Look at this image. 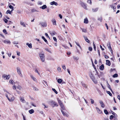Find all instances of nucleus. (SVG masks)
<instances>
[{
  "mask_svg": "<svg viewBox=\"0 0 120 120\" xmlns=\"http://www.w3.org/2000/svg\"><path fill=\"white\" fill-rule=\"evenodd\" d=\"M4 91L8 93V94L9 95V97L8 96V95L7 94H5V96L8 99L9 101H11L14 100V97H11V95L10 93L6 90L4 89H3Z\"/></svg>",
  "mask_w": 120,
  "mask_h": 120,
  "instance_id": "1",
  "label": "nucleus"
},
{
  "mask_svg": "<svg viewBox=\"0 0 120 120\" xmlns=\"http://www.w3.org/2000/svg\"><path fill=\"white\" fill-rule=\"evenodd\" d=\"M49 103L51 104V105L52 106V108L55 106L57 107L58 106V105L57 103L52 100L50 101H49Z\"/></svg>",
  "mask_w": 120,
  "mask_h": 120,
  "instance_id": "2",
  "label": "nucleus"
},
{
  "mask_svg": "<svg viewBox=\"0 0 120 120\" xmlns=\"http://www.w3.org/2000/svg\"><path fill=\"white\" fill-rule=\"evenodd\" d=\"M39 56L41 61L42 62H44L45 60V56L44 54H39Z\"/></svg>",
  "mask_w": 120,
  "mask_h": 120,
  "instance_id": "3",
  "label": "nucleus"
},
{
  "mask_svg": "<svg viewBox=\"0 0 120 120\" xmlns=\"http://www.w3.org/2000/svg\"><path fill=\"white\" fill-rule=\"evenodd\" d=\"M17 70L18 73L21 77H22V75L21 73L20 68L19 67H18L17 68Z\"/></svg>",
  "mask_w": 120,
  "mask_h": 120,
  "instance_id": "4",
  "label": "nucleus"
},
{
  "mask_svg": "<svg viewBox=\"0 0 120 120\" xmlns=\"http://www.w3.org/2000/svg\"><path fill=\"white\" fill-rule=\"evenodd\" d=\"M2 77L3 78H4L5 79H8L10 78V75H7L5 74L3 75Z\"/></svg>",
  "mask_w": 120,
  "mask_h": 120,
  "instance_id": "5",
  "label": "nucleus"
},
{
  "mask_svg": "<svg viewBox=\"0 0 120 120\" xmlns=\"http://www.w3.org/2000/svg\"><path fill=\"white\" fill-rule=\"evenodd\" d=\"M81 5L82 7L85 9L87 10L86 5L83 3H81Z\"/></svg>",
  "mask_w": 120,
  "mask_h": 120,
  "instance_id": "6",
  "label": "nucleus"
},
{
  "mask_svg": "<svg viewBox=\"0 0 120 120\" xmlns=\"http://www.w3.org/2000/svg\"><path fill=\"white\" fill-rule=\"evenodd\" d=\"M40 24L43 27H45L47 26V24L46 22H42Z\"/></svg>",
  "mask_w": 120,
  "mask_h": 120,
  "instance_id": "7",
  "label": "nucleus"
},
{
  "mask_svg": "<svg viewBox=\"0 0 120 120\" xmlns=\"http://www.w3.org/2000/svg\"><path fill=\"white\" fill-rule=\"evenodd\" d=\"M111 8L113 9L114 10V11H116L115 10L116 9V7L115 6V4H114L113 5H111Z\"/></svg>",
  "mask_w": 120,
  "mask_h": 120,
  "instance_id": "8",
  "label": "nucleus"
},
{
  "mask_svg": "<svg viewBox=\"0 0 120 120\" xmlns=\"http://www.w3.org/2000/svg\"><path fill=\"white\" fill-rule=\"evenodd\" d=\"M57 100L58 103L59 105H60V106L62 105L63 104L62 102V101H60V99H59V98H57Z\"/></svg>",
  "mask_w": 120,
  "mask_h": 120,
  "instance_id": "9",
  "label": "nucleus"
},
{
  "mask_svg": "<svg viewBox=\"0 0 120 120\" xmlns=\"http://www.w3.org/2000/svg\"><path fill=\"white\" fill-rule=\"evenodd\" d=\"M50 4L52 5L54 4L55 5H58V3L56 2H55V1H53L51 2L50 3Z\"/></svg>",
  "mask_w": 120,
  "mask_h": 120,
  "instance_id": "10",
  "label": "nucleus"
},
{
  "mask_svg": "<svg viewBox=\"0 0 120 120\" xmlns=\"http://www.w3.org/2000/svg\"><path fill=\"white\" fill-rule=\"evenodd\" d=\"M52 21L53 23V25H55L56 26V21L54 19H52Z\"/></svg>",
  "mask_w": 120,
  "mask_h": 120,
  "instance_id": "11",
  "label": "nucleus"
},
{
  "mask_svg": "<svg viewBox=\"0 0 120 120\" xmlns=\"http://www.w3.org/2000/svg\"><path fill=\"white\" fill-rule=\"evenodd\" d=\"M61 111L63 114L64 116H68V115L66 112H64V111L62 110H61Z\"/></svg>",
  "mask_w": 120,
  "mask_h": 120,
  "instance_id": "12",
  "label": "nucleus"
},
{
  "mask_svg": "<svg viewBox=\"0 0 120 120\" xmlns=\"http://www.w3.org/2000/svg\"><path fill=\"white\" fill-rule=\"evenodd\" d=\"M107 45L109 49L110 50H111L112 49L111 47L110 43V42L108 43Z\"/></svg>",
  "mask_w": 120,
  "mask_h": 120,
  "instance_id": "13",
  "label": "nucleus"
},
{
  "mask_svg": "<svg viewBox=\"0 0 120 120\" xmlns=\"http://www.w3.org/2000/svg\"><path fill=\"white\" fill-rule=\"evenodd\" d=\"M104 67V65L103 64H102L100 67V69L101 70H103Z\"/></svg>",
  "mask_w": 120,
  "mask_h": 120,
  "instance_id": "14",
  "label": "nucleus"
},
{
  "mask_svg": "<svg viewBox=\"0 0 120 120\" xmlns=\"http://www.w3.org/2000/svg\"><path fill=\"white\" fill-rule=\"evenodd\" d=\"M26 45H28V47L30 48H31L32 47V44L31 43L29 44L28 43H27L26 44Z\"/></svg>",
  "mask_w": 120,
  "mask_h": 120,
  "instance_id": "15",
  "label": "nucleus"
},
{
  "mask_svg": "<svg viewBox=\"0 0 120 120\" xmlns=\"http://www.w3.org/2000/svg\"><path fill=\"white\" fill-rule=\"evenodd\" d=\"M29 112L30 114H32L34 112V111L33 109H32L29 110Z\"/></svg>",
  "mask_w": 120,
  "mask_h": 120,
  "instance_id": "16",
  "label": "nucleus"
},
{
  "mask_svg": "<svg viewBox=\"0 0 120 120\" xmlns=\"http://www.w3.org/2000/svg\"><path fill=\"white\" fill-rule=\"evenodd\" d=\"M106 64L107 65L110 66V61L108 60H106Z\"/></svg>",
  "mask_w": 120,
  "mask_h": 120,
  "instance_id": "17",
  "label": "nucleus"
},
{
  "mask_svg": "<svg viewBox=\"0 0 120 120\" xmlns=\"http://www.w3.org/2000/svg\"><path fill=\"white\" fill-rule=\"evenodd\" d=\"M47 7L45 5H44L42 7H40V8H41L43 9H44Z\"/></svg>",
  "mask_w": 120,
  "mask_h": 120,
  "instance_id": "18",
  "label": "nucleus"
},
{
  "mask_svg": "<svg viewBox=\"0 0 120 120\" xmlns=\"http://www.w3.org/2000/svg\"><path fill=\"white\" fill-rule=\"evenodd\" d=\"M42 38L43 39L44 41L47 44H48V42H47V40L44 36H42Z\"/></svg>",
  "mask_w": 120,
  "mask_h": 120,
  "instance_id": "19",
  "label": "nucleus"
},
{
  "mask_svg": "<svg viewBox=\"0 0 120 120\" xmlns=\"http://www.w3.org/2000/svg\"><path fill=\"white\" fill-rule=\"evenodd\" d=\"M73 58L76 60H77L79 59V58L75 56H73Z\"/></svg>",
  "mask_w": 120,
  "mask_h": 120,
  "instance_id": "20",
  "label": "nucleus"
},
{
  "mask_svg": "<svg viewBox=\"0 0 120 120\" xmlns=\"http://www.w3.org/2000/svg\"><path fill=\"white\" fill-rule=\"evenodd\" d=\"M88 20L87 18H86L84 19V22L85 23H88Z\"/></svg>",
  "mask_w": 120,
  "mask_h": 120,
  "instance_id": "21",
  "label": "nucleus"
},
{
  "mask_svg": "<svg viewBox=\"0 0 120 120\" xmlns=\"http://www.w3.org/2000/svg\"><path fill=\"white\" fill-rule=\"evenodd\" d=\"M57 71L59 72H62L61 69L60 67H58L57 68Z\"/></svg>",
  "mask_w": 120,
  "mask_h": 120,
  "instance_id": "22",
  "label": "nucleus"
},
{
  "mask_svg": "<svg viewBox=\"0 0 120 120\" xmlns=\"http://www.w3.org/2000/svg\"><path fill=\"white\" fill-rule=\"evenodd\" d=\"M56 34V33L54 31H53L51 33V34L52 36H53Z\"/></svg>",
  "mask_w": 120,
  "mask_h": 120,
  "instance_id": "23",
  "label": "nucleus"
},
{
  "mask_svg": "<svg viewBox=\"0 0 120 120\" xmlns=\"http://www.w3.org/2000/svg\"><path fill=\"white\" fill-rule=\"evenodd\" d=\"M20 24L23 27H26V26L24 22L21 21L20 22Z\"/></svg>",
  "mask_w": 120,
  "mask_h": 120,
  "instance_id": "24",
  "label": "nucleus"
},
{
  "mask_svg": "<svg viewBox=\"0 0 120 120\" xmlns=\"http://www.w3.org/2000/svg\"><path fill=\"white\" fill-rule=\"evenodd\" d=\"M60 107H61V108L62 109L61 110H65V108L63 104L60 106Z\"/></svg>",
  "mask_w": 120,
  "mask_h": 120,
  "instance_id": "25",
  "label": "nucleus"
},
{
  "mask_svg": "<svg viewBox=\"0 0 120 120\" xmlns=\"http://www.w3.org/2000/svg\"><path fill=\"white\" fill-rule=\"evenodd\" d=\"M20 99L23 102H24L25 101V100L23 98H22L21 97H20Z\"/></svg>",
  "mask_w": 120,
  "mask_h": 120,
  "instance_id": "26",
  "label": "nucleus"
},
{
  "mask_svg": "<svg viewBox=\"0 0 120 120\" xmlns=\"http://www.w3.org/2000/svg\"><path fill=\"white\" fill-rule=\"evenodd\" d=\"M62 81V80L60 79H58L57 80V82L59 83H61Z\"/></svg>",
  "mask_w": 120,
  "mask_h": 120,
  "instance_id": "27",
  "label": "nucleus"
},
{
  "mask_svg": "<svg viewBox=\"0 0 120 120\" xmlns=\"http://www.w3.org/2000/svg\"><path fill=\"white\" fill-rule=\"evenodd\" d=\"M4 42L5 43H11L10 41H7V40H4Z\"/></svg>",
  "mask_w": 120,
  "mask_h": 120,
  "instance_id": "28",
  "label": "nucleus"
},
{
  "mask_svg": "<svg viewBox=\"0 0 120 120\" xmlns=\"http://www.w3.org/2000/svg\"><path fill=\"white\" fill-rule=\"evenodd\" d=\"M85 40L86 41V42H88L89 43H90V41L88 39V38H85Z\"/></svg>",
  "mask_w": 120,
  "mask_h": 120,
  "instance_id": "29",
  "label": "nucleus"
},
{
  "mask_svg": "<svg viewBox=\"0 0 120 120\" xmlns=\"http://www.w3.org/2000/svg\"><path fill=\"white\" fill-rule=\"evenodd\" d=\"M17 88L19 90H21L22 89V87L20 86L19 85H18V86H17Z\"/></svg>",
  "mask_w": 120,
  "mask_h": 120,
  "instance_id": "30",
  "label": "nucleus"
},
{
  "mask_svg": "<svg viewBox=\"0 0 120 120\" xmlns=\"http://www.w3.org/2000/svg\"><path fill=\"white\" fill-rule=\"evenodd\" d=\"M81 29L82 30V31L83 32H84L85 33L86 32H87V30H86L85 29H82V28H81Z\"/></svg>",
  "mask_w": 120,
  "mask_h": 120,
  "instance_id": "31",
  "label": "nucleus"
},
{
  "mask_svg": "<svg viewBox=\"0 0 120 120\" xmlns=\"http://www.w3.org/2000/svg\"><path fill=\"white\" fill-rule=\"evenodd\" d=\"M82 86L85 88H87V86L85 84L82 83Z\"/></svg>",
  "mask_w": 120,
  "mask_h": 120,
  "instance_id": "32",
  "label": "nucleus"
},
{
  "mask_svg": "<svg viewBox=\"0 0 120 120\" xmlns=\"http://www.w3.org/2000/svg\"><path fill=\"white\" fill-rule=\"evenodd\" d=\"M106 92L108 94H109L110 96H111L112 95V94L111 93L110 91H107Z\"/></svg>",
  "mask_w": 120,
  "mask_h": 120,
  "instance_id": "33",
  "label": "nucleus"
},
{
  "mask_svg": "<svg viewBox=\"0 0 120 120\" xmlns=\"http://www.w3.org/2000/svg\"><path fill=\"white\" fill-rule=\"evenodd\" d=\"M107 86H108V88L112 92V93H113L112 90V89H111V88H110V86L109 84H108V85H107Z\"/></svg>",
  "mask_w": 120,
  "mask_h": 120,
  "instance_id": "34",
  "label": "nucleus"
},
{
  "mask_svg": "<svg viewBox=\"0 0 120 120\" xmlns=\"http://www.w3.org/2000/svg\"><path fill=\"white\" fill-rule=\"evenodd\" d=\"M45 50L46 51H47L48 52L50 53H52V52L50 51L49 50L48 48H45Z\"/></svg>",
  "mask_w": 120,
  "mask_h": 120,
  "instance_id": "35",
  "label": "nucleus"
},
{
  "mask_svg": "<svg viewBox=\"0 0 120 120\" xmlns=\"http://www.w3.org/2000/svg\"><path fill=\"white\" fill-rule=\"evenodd\" d=\"M118 74L117 73L113 75V77L116 78L117 77H118Z\"/></svg>",
  "mask_w": 120,
  "mask_h": 120,
  "instance_id": "36",
  "label": "nucleus"
},
{
  "mask_svg": "<svg viewBox=\"0 0 120 120\" xmlns=\"http://www.w3.org/2000/svg\"><path fill=\"white\" fill-rule=\"evenodd\" d=\"M52 90L56 94H57L58 92L54 88L52 89Z\"/></svg>",
  "mask_w": 120,
  "mask_h": 120,
  "instance_id": "37",
  "label": "nucleus"
},
{
  "mask_svg": "<svg viewBox=\"0 0 120 120\" xmlns=\"http://www.w3.org/2000/svg\"><path fill=\"white\" fill-rule=\"evenodd\" d=\"M96 109H98V113H101V111L100 110V109H99L98 108V107H96Z\"/></svg>",
  "mask_w": 120,
  "mask_h": 120,
  "instance_id": "38",
  "label": "nucleus"
},
{
  "mask_svg": "<svg viewBox=\"0 0 120 120\" xmlns=\"http://www.w3.org/2000/svg\"><path fill=\"white\" fill-rule=\"evenodd\" d=\"M98 10V8H96L94 9H93L92 11L93 12H97Z\"/></svg>",
  "mask_w": 120,
  "mask_h": 120,
  "instance_id": "39",
  "label": "nucleus"
},
{
  "mask_svg": "<svg viewBox=\"0 0 120 120\" xmlns=\"http://www.w3.org/2000/svg\"><path fill=\"white\" fill-rule=\"evenodd\" d=\"M98 20L99 21H100L101 22L102 21V17H100L98 18Z\"/></svg>",
  "mask_w": 120,
  "mask_h": 120,
  "instance_id": "40",
  "label": "nucleus"
},
{
  "mask_svg": "<svg viewBox=\"0 0 120 120\" xmlns=\"http://www.w3.org/2000/svg\"><path fill=\"white\" fill-rule=\"evenodd\" d=\"M6 13L7 14H11V12L10 11H9V10H8L7 12H6Z\"/></svg>",
  "mask_w": 120,
  "mask_h": 120,
  "instance_id": "41",
  "label": "nucleus"
},
{
  "mask_svg": "<svg viewBox=\"0 0 120 120\" xmlns=\"http://www.w3.org/2000/svg\"><path fill=\"white\" fill-rule=\"evenodd\" d=\"M31 11L32 12H36L37 11L35 9H33L31 10Z\"/></svg>",
  "mask_w": 120,
  "mask_h": 120,
  "instance_id": "42",
  "label": "nucleus"
},
{
  "mask_svg": "<svg viewBox=\"0 0 120 120\" xmlns=\"http://www.w3.org/2000/svg\"><path fill=\"white\" fill-rule=\"evenodd\" d=\"M104 112L106 114H109V112L106 110H104Z\"/></svg>",
  "mask_w": 120,
  "mask_h": 120,
  "instance_id": "43",
  "label": "nucleus"
},
{
  "mask_svg": "<svg viewBox=\"0 0 120 120\" xmlns=\"http://www.w3.org/2000/svg\"><path fill=\"white\" fill-rule=\"evenodd\" d=\"M101 107H102L103 108L105 106V105H104V104H103V103L101 104Z\"/></svg>",
  "mask_w": 120,
  "mask_h": 120,
  "instance_id": "44",
  "label": "nucleus"
},
{
  "mask_svg": "<svg viewBox=\"0 0 120 120\" xmlns=\"http://www.w3.org/2000/svg\"><path fill=\"white\" fill-rule=\"evenodd\" d=\"M75 43L80 48H81V47L79 43L75 42Z\"/></svg>",
  "mask_w": 120,
  "mask_h": 120,
  "instance_id": "45",
  "label": "nucleus"
},
{
  "mask_svg": "<svg viewBox=\"0 0 120 120\" xmlns=\"http://www.w3.org/2000/svg\"><path fill=\"white\" fill-rule=\"evenodd\" d=\"M94 82V83L96 84L97 82V80L94 79V80H92Z\"/></svg>",
  "mask_w": 120,
  "mask_h": 120,
  "instance_id": "46",
  "label": "nucleus"
},
{
  "mask_svg": "<svg viewBox=\"0 0 120 120\" xmlns=\"http://www.w3.org/2000/svg\"><path fill=\"white\" fill-rule=\"evenodd\" d=\"M113 118H115V117H114V116L112 115H111L110 116V120L112 119H113Z\"/></svg>",
  "mask_w": 120,
  "mask_h": 120,
  "instance_id": "47",
  "label": "nucleus"
},
{
  "mask_svg": "<svg viewBox=\"0 0 120 120\" xmlns=\"http://www.w3.org/2000/svg\"><path fill=\"white\" fill-rule=\"evenodd\" d=\"M3 32L5 34H7V32L6 31V30H5V29L3 30Z\"/></svg>",
  "mask_w": 120,
  "mask_h": 120,
  "instance_id": "48",
  "label": "nucleus"
},
{
  "mask_svg": "<svg viewBox=\"0 0 120 120\" xmlns=\"http://www.w3.org/2000/svg\"><path fill=\"white\" fill-rule=\"evenodd\" d=\"M9 82L12 84H13L14 83H15V82H13V81L12 80H11V81L10 80L9 81Z\"/></svg>",
  "mask_w": 120,
  "mask_h": 120,
  "instance_id": "49",
  "label": "nucleus"
},
{
  "mask_svg": "<svg viewBox=\"0 0 120 120\" xmlns=\"http://www.w3.org/2000/svg\"><path fill=\"white\" fill-rule=\"evenodd\" d=\"M62 68L64 69V70H66V68L65 66L64 65L62 66Z\"/></svg>",
  "mask_w": 120,
  "mask_h": 120,
  "instance_id": "50",
  "label": "nucleus"
},
{
  "mask_svg": "<svg viewBox=\"0 0 120 120\" xmlns=\"http://www.w3.org/2000/svg\"><path fill=\"white\" fill-rule=\"evenodd\" d=\"M13 43L14 44H18V42L17 41H14L13 42Z\"/></svg>",
  "mask_w": 120,
  "mask_h": 120,
  "instance_id": "51",
  "label": "nucleus"
},
{
  "mask_svg": "<svg viewBox=\"0 0 120 120\" xmlns=\"http://www.w3.org/2000/svg\"><path fill=\"white\" fill-rule=\"evenodd\" d=\"M45 34L46 37H47L49 39H50V38L49 37L48 34L47 33H45Z\"/></svg>",
  "mask_w": 120,
  "mask_h": 120,
  "instance_id": "52",
  "label": "nucleus"
},
{
  "mask_svg": "<svg viewBox=\"0 0 120 120\" xmlns=\"http://www.w3.org/2000/svg\"><path fill=\"white\" fill-rule=\"evenodd\" d=\"M88 2L89 4H92V2L91 1V0H88Z\"/></svg>",
  "mask_w": 120,
  "mask_h": 120,
  "instance_id": "53",
  "label": "nucleus"
},
{
  "mask_svg": "<svg viewBox=\"0 0 120 120\" xmlns=\"http://www.w3.org/2000/svg\"><path fill=\"white\" fill-rule=\"evenodd\" d=\"M9 7L11 9L13 8H14V7L13 6H12V5H9Z\"/></svg>",
  "mask_w": 120,
  "mask_h": 120,
  "instance_id": "54",
  "label": "nucleus"
},
{
  "mask_svg": "<svg viewBox=\"0 0 120 120\" xmlns=\"http://www.w3.org/2000/svg\"><path fill=\"white\" fill-rule=\"evenodd\" d=\"M35 72H36L37 73H38V74L39 75H40V74L38 72V71L37 70V69H35Z\"/></svg>",
  "mask_w": 120,
  "mask_h": 120,
  "instance_id": "55",
  "label": "nucleus"
},
{
  "mask_svg": "<svg viewBox=\"0 0 120 120\" xmlns=\"http://www.w3.org/2000/svg\"><path fill=\"white\" fill-rule=\"evenodd\" d=\"M16 86L15 85H14L13 86V89L14 90H15L16 89Z\"/></svg>",
  "mask_w": 120,
  "mask_h": 120,
  "instance_id": "56",
  "label": "nucleus"
},
{
  "mask_svg": "<svg viewBox=\"0 0 120 120\" xmlns=\"http://www.w3.org/2000/svg\"><path fill=\"white\" fill-rule=\"evenodd\" d=\"M92 47H89V50L90 51H91L92 50Z\"/></svg>",
  "mask_w": 120,
  "mask_h": 120,
  "instance_id": "57",
  "label": "nucleus"
},
{
  "mask_svg": "<svg viewBox=\"0 0 120 120\" xmlns=\"http://www.w3.org/2000/svg\"><path fill=\"white\" fill-rule=\"evenodd\" d=\"M53 39L56 42H57V40L56 39V38L55 37H53Z\"/></svg>",
  "mask_w": 120,
  "mask_h": 120,
  "instance_id": "58",
  "label": "nucleus"
},
{
  "mask_svg": "<svg viewBox=\"0 0 120 120\" xmlns=\"http://www.w3.org/2000/svg\"><path fill=\"white\" fill-rule=\"evenodd\" d=\"M17 54L18 56H19L20 55V52H19L17 51Z\"/></svg>",
  "mask_w": 120,
  "mask_h": 120,
  "instance_id": "59",
  "label": "nucleus"
},
{
  "mask_svg": "<svg viewBox=\"0 0 120 120\" xmlns=\"http://www.w3.org/2000/svg\"><path fill=\"white\" fill-rule=\"evenodd\" d=\"M16 91L18 94H20L21 93V92L19 90H16Z\"/></svg>",
  "mask_w": 120,
  "mask_h": 120,
  "instance_id": "60",
  "label": "nucleus"
},
{
  "mask_svg": "<svg viewBox=\"0 0 120 120\" xmlns=\"http://www.w3.org/2000/svg\"><path fill=\"white\" fill-rule=\"evenodd\" d=\"M34 90L35 91H38V89L36 87H34Z\"/></svg>",
  "mask_w": 120,
  "mask_h": 120,
  "instance_id": "61",
  "label": "nucleus"
},
{
  "mask_svg": "<svg viewBox=\"0 0 120 120\" xmlns=\"http://www.w3.org/2000/svg\"><path fill=\"white\" fill-rule=\"evenodd\" d=\"M4 22L5 23H7L8 21V20H7L6 19H4Z\"/></svg>",
  "mask_w": 120,
  "mask_h": 120,
  "instance_id": "62",
  "label": "nucleus"
},
{
  "mask_svg": "<svg viewBox=\"0 0 120 120\" xmlns=\"http://www.w3.org/2000/svg\"><path fill=\"white\" fill-rule=\"evenodd\" d=\"M42 105H43L45 107L44 108H48L47 106H46V105H45V104L44 103H42Z\"/></svg>",
  "mask_w": 120,
  "mask_h": 120,
  "instance_id": "63",
  "label": "nucleus"
},
{
  "mask_svg": "<svg viewBox=\"0 0 120 120\" xmlns=\"http://www.w3.org/2000/svg\"><path fill=\"white\" fill-rule=\"evenodd\" d=\"M105 57L106 59H107L109 58V56H107V55H105Z\"/></svg>",
  "mask_w": 120,
  "mask_h": 120,
  "instance_id": "64",
  "label": "nucleus"
}]
</instances>
